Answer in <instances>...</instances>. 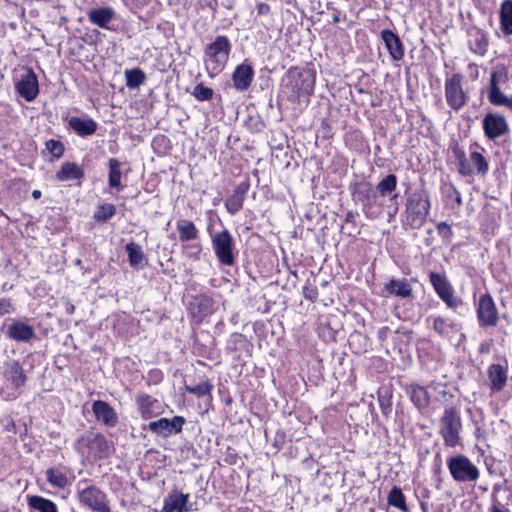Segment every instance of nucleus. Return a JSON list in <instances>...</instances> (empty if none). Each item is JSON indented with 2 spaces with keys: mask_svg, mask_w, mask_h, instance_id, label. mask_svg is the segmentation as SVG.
Wrapping results in <instances>:
<instances>
[{
  "mask_svg": "<svg viewBox=\"0 0 512 512\" xmlns=\"http://www.w3.org/2000/svg\"><path fill=\"white\" fill-rule=\"evenodd\" d=\"M316 82L311 69L291 67L281 80V93L291 102H308Z\"/></svg>",
  "mask_w": 512,
  "mask_h": 512,
  "instance_id": "f257e3e1",
  "label": "nucleus"
},
{
  "mask_svg": "<svg viewBox=\"0 0 512 512\" xmlns=\"http://www.w3.org/2000/svg\"><path fill=\"white\" fill-rule=\"evenodd\" d=\"M431 199L425 188L416 189L407 195L402 224L406 228L420 229L430 214Z\"/></svg>",
  "mask_w": 512,
  "mask_h": 512,
  "instance_id": "f03ea898",
  "label": "nucleus"
},
{
  "mask_svg": "<svg viewBox=\"0 0 512 512\" xmlns=\"http://www.w3.org/2000/svg\"><path fill=\"white\" fill-rule=\"evenodd\" d=\"M462 430V422L459 412L447 407L439 421V434L443 438L444 444L448 447H456L460 444V432Z\"/></svg>",
  "mask_w": 512,
  "mask_h": 512,
  "instance_id": "7ed1b4c3",
  "label": "nucleus"
},
{
  "mask_svg": "<svg viewBox=\"0 0 512 512\" xmlns=\"http://www.w3.org/2000/svg\"><path fill=\"white\" fill-rule=\"evenodd\" d=\"M231 45L225 36H218L205 49V65L212 73H219L226 65Z\"/></svg>",
  "mask_w": 512,
  "mask_h": 512,
  "instance_id": "20e7f679",
  "label": "nucleus"
},
{
  "mask_svg": "<svg viewBox=\"0 0 512 512\" xmlns=\"http://www.w3.org/2000/svg\"><path fill=\"white\" fill-rule=\"evenodd\" d=\"M508 80V69L505 65H497L491 72L488 89V100L494 106H504L512 110V95L504 94L500 83Z\"/></svg>",
  "mask_w": 512,
  "mask_h": 512,
  "instance_id": "39448f33",
  "label": "nucleus"
},
{
  "mask_svg": "<svg viewBox=\"0 0 512 512\" xmlns=\"http://www.w3.org/2000/svg\"><path fill=\"white\" fill-rule=\"evenodd\" d=\"M454 155L458 163L459 172L462 175L468 176L474 172L482 175L487 174L489 170L488 161L483 152L478 149L470 151L469 159L466 158L465 152L459 148L454 149Z\"/></svg>",
  "mask_w": 512,
  "mask_h": 512,
  "instance_id": "423d86ee",
  "label": "nucleus"
},
{
  "mask_svg": "<svg viewBox=\"0 0 512 512\" xmlns=\"http://www.w3.org/2000/svg\"><path fill=\"white\" fill-rule=\"evenodd\" d=\"M211 243L220 264L232 266L235 263L234 238L226 228L213 234Z\"/></svg>",
  "mask_w": 512,
  "mask_h": 512,
  "instance_id": "0eeeda50",
  "label": "nucleus"
},
{
  "mask_svg": "<svg viewBox=\"0 0 512 512\" xmlns=\"http://www.w3.org/2000/svg\"><path fill=\"white\" fill-rule=\"evenodd\" d=\"M447 466L457 482H474L479 478V469L464 455L450 458Z\"/></svg>",
  "mask_w": 512,
  "mask_h": 512,
  "instance_id": "6e6552de",
  "label": "nucleus"
},
{
  "mask_svg": "<svg viewBox=\"0 0 512 512\" xmlns=\"http://www.w3.org/2000/svg\"><path fill=\"white\" fill-rule=\"evenodd\" d=\"M17 93L26 101H33L39 94V84L36 74L31 68L22 67L15 82Z\"/></svg>",
  "mask_w": 512,
  "mask_h": 512,
  "instance_id": "1a4fd4ad",
  "label": "nucleus"
},
{
  "mask_svg": "<svg viewBox=\"0 0 512 512\" xmlns=\"http://www.w3.org/2000/svg\"><path fill=\"white\" fill-rule=\"evenodd\" d=\"M462 76L453 74L445 80V98L448 105L458 111L463 108L468 100L467 94L462 87Z\"/></svg>",
  "mask_w": 512,
  "mask_h": 512,
  "instance_id": "9d476101",
  "label": "nucleus"
},
{
  "mask_svg": "<svg viewBox=\"0 0 512 512\" xmlns=\"http://www.w3.org/2000/svg\"><path fill=\"white\" fill-rule=\"evenodd\" d=\"M484 135L494 141L506 136L510 132L506 118L499 113H487L482 120Z\"/></svg>",
  "mask_w": 512,
  "mask_h": 512,
  "instance_id": "9b49d317",
  "label": "nucleus"
},
{
  "mask_svg": "<svg viewBox=\"0 0 512 512\" xmlns=\"http://www.w3.org/2000/svg\"><path fill=\"white\" fill-rule=\"evenodd\" d=\"M478 322L481 327H493L498 322V313L495 302L490 294L479 297L477 304Z\"/></svg>",
  "mask_w": 512,
  "mask_h": 512,
  "instance_id": "f8f14e48",
  "label": "nucleus"
},
{
  "mask_svg": "<svg viewBox=\"0 0 512 512\" xmlns=\"http://www.w3.org/2000/svg\"><path fill=\"white\" fill-rule=\"evenodd\" d=\"M79 501L94 512H110L106 495L95 486L83 489L79 493Z\"/></svg>",
  "mask_w": 512,
  "mask_h": 512,
  "instance_id": "ddd939ff",
  "label": "nucleus"
},
{
  "mask_svg": "<svg viewBox=\"0 0 512 512\" xmlns=\"http://www.w3.org/2000/svg\"><path fill=\"white\" fill-rule=\"evenodd\" d=\"M184 424V417L174 416L171 419L160 418L159 420L151 421L148 424V429L154 434L166 438L173 434L180 433Z\"/></svg>",
  "mask_w": 512,
  "mask_h": 512,
  "instance_id": "4468645a",
  "label": "nucleus"
},
{
  "mask_svg": "<svg viewBox=\"0 0 512 512\" xmlns=\"http://www.w3.org/2000/svg\"><path fill=\"white\" fill-rule=\"evenodd\" d=\"M430 281L439 297L447 304V306H457V300L454 297L452 287L447 282L445 277L438 273H431Z\"/></svg>",
  "mask_w": 512,
  "mask_h": 512,
  "instance_id": "2eb2a0df",
  "label": "nucleus"
},
{
  "mask_svg": "<svg viewBox=\"0 0 512 512\" xmlns=\"http://www.w3.org/2000/svg\"><path fill=\"white\" fill-rule=\"evenodd\" d=\"M88 20L93 25L98 26L102 29H110V22L115 20L116 18V12L115 10L110 6H101L97 8L91 9L88 14Z\"/></svg>",
  "mask_w": 512,
  "mask_h": 512,
  "instance_id": "dca6fc26",
  "label": "nucleus"
},
{
  "mask_svg": "<svg viewBox=\"0 0 512 512\" xmlns=\"http://www.w3.org/2000/svg\"><path fill=\"white\" fill-rule=\"evenodd\" d=\"M189 494L173 489L163 501L162 512H187Z\"/></svg>",
  "mask_w": 512,
  "mask_h": 512,
  "instance_id": "f3484780",
  "label": "nucleus"
},
{
  "mask_svg": "<svg viewBox=\"0 0 512 512\" xmlns=\"http://www.w3.org/2000/svg\"><path fill=\"white\" fill-rule=\"evenodd\" d=\"M93 413L96 419L103 424L113 427L118 422V416L115 412L114 408L110 406L107 402L97 400L93 402L92 405Z\"/></svg>",
  "mask_w": 512,
  "mask_h": 512,
  "instance_id": "a211bd4d",
  "label": "nucleus"
},
{
  "mask_svg": "<svg viewBox=\"0 0 512 512\" xmlns=\"http://www.w3.org/2000/svg\"><path fill=\"white\" fill-rule=\"evenodd\" d=\"M253 77L254 71L249 64L242 63L238 65L232 74L235 89L238 91L247 90L252 83Z\"/></svg>",
  "mask_w": 512,
  "mask_h": 512,
  "instance_id": "6ab92c4d",
  "label": "nucleus"
},
{
  "mask_svg": "<svg viewBox=\"0 0 512 512\" xmlns=\"http://www.w3.org/2000/svg\"><path fill=\"white\" fill-rule=\"evenodd\" d=\"M138 411L143 419H150L160 413L158 400L147 394H138L135 398Z\"/></svg>",
  "mask_w": 512,
  "mask_h": 512,
  "instance_id": "aec40b11",
  "label": "nucleus"
},
{
  "mask_svg": "<svg viewBox=\"0 0 512 512\" xmlns=\"http://www.w3.org/2000/svg\"><path fill=\"white\" fill-rule=\"evenodd\" d=\"M397 187V178L394 174L385 176L374 188L377 195L381 196L386 200L389 198L390 201H395L398 194L395 193Z\"/></svg>",
  "mask_w": 512,
  "mask_h": 512,
  "instance_id": "412c9836",
  "label": "nucleus"
},
{
  "mask_svg": "<svg viewBox=\"0 0 512 512\" xmlns=\"http://www.w3.org/2000/svg\"><path fill=\"white\" fill-rule=\"evenodd\" d=\"M488 378L491 390L499 392L506 385L507 370L500 364H492L488 368Z\"/></svg>",
  "mask_w": 512,
  "mask_h": 512,
  "instance_id": "4be33fe9",
  "label": "nucleus"
},
{
  "mask_svg": "<svg viewBox=\"0 0 512 512\" xmlns=\"http://www.w3.org/2000/svg\"><path fill=\"white\" fill-rule=\"evenodd\" d=\"M84 177V170L74 162H65L56 173V179L61 182L79 180Z\"/></svg>",
  "mask_w": 512,
  "mask_h": 512,
  "instance_id": "5701e85b",
  "label": "nucleus"
},
{
  "mask_svg": "<svg viewBox=\"0 0 512 512\" xmlns=\"http://www.w3.org/2000/svg\"><path fill=\"white\" fill-rule=\"evenodd\" d=\"M46 478L49 484L58 489H64L69 486L72 480L66 471L60 467H50L46 470Z\"/></svg>",
  "mask_w": 512,
  "mask_h": 512,
  "instance_id": "b1692460",
  "label": "nucleus"
},
{
  "mask_svg": "<svg viewBox=\"0 0 512 512\" xmlns=\"http://www.w3.org/2000/svg\"><path fill=\"white\" fill-rule=\"evenodd\" d=\"M385 202L386 200L384 198L374 193L370 200L365 203L364 207L362 208L366 218L370 220L379 218L384 212Z\"/></svg>",
  "mask_w": 512,
  "mask_h": 512,
  "instance_id": "393cba45",
  "label": "nucleus"
},
{
  "mask_svg": "<svg viewBox=\"0 0 512 512\" xmlns=\"http://www.w3.org/2000/svg\"><path fill=\"white\" fill-rule=\"evenodd\" d=\"M69 126L79 136H90L97 130V123L93 119H83L79 117H72L69 120Z\"/></svg>",
  "mask_w": 512,
  "mask_h": 512,
  "instance_id": "a878e982",
  "label": "nucleus"
},
{
  "mask_svg": "<svg viewBox=\"0 0 512 512\" xmlns=\"http://www.w3.org/2000/svg\"><path fill=\"white\" fill-rule=\"evenodd\" d=\"M381 37L390 56L396 61L401 60L404 56V48L398 34H381Z\"/></svg>",
  "mask_w": 512,
  "mask_h": 512,
  "instance_id": "bb28decb",
  "label": "nucleus"
},
{
  "mask_svg": "<svg viewBox=\"0 0 512 512\" xmlns=\"http://www.w3.org/2000/svg\"><path fill=\"white\" fill-rule=\"evenodd\" d=\"M408 393L413 404L418 409L426 408L430 403V396L426 388L418 384L409 386Z\"/></svg>",
  "mask_w": 512,
  "mask_h": 512,
  "instance_id": "cd10ccee",
  "label": "nucleus"
},
{
  "mask_svg": "<svg viewBox=\"0 0 512 512\" xmlns=\"http://www.w3.org/2000/svg\"><path fill=\"white\" fill-rule=\"evenodd\" d=\"M8 335L16 341H28L33 337L34 330L28 324L16 322L9 326Z\"/></svg>",
  "mask_w": 512,
  "mask_h": 512,
  "instance_id": "c85d7f7f",
  "label": "nucleus"
},
{
  "mask_svg": "<svg viewBox=\"0 0 512 512\" xmlns=\"http://www.w3.org/2000/svg\"><path fill=\"white\" fill-rule=\"evenodd\" d=\"M511 493L501 486H495L492 493V506L491 512H508L505 500H509Z\"/></svg>",
  "mask_w": 512,
  "mask_h": 512,
  "instance_id": "c756f323",
  "label": "nucleus"
},
{
  "mask_svg": "<svg viewBox=\"0 0 512 512\" xmlns=\"http://www.w3.org/2000/svg\"><path fill=\"white\" fill-rule=\"evenodd\" d=\"M385 290L391 295L402 298L408 297L412 293V287L406 279H391L385 284Z\"/></svg>",
  "mask_w": 512,
  "mask_h": 512,
  "instance_id": "7c9ffc66",
  "label": "nucleus"
},
{
  "mask_svg": "<svg viewBox=\"0 0 512 512\" xmlns=\"http://www.w3.org/2000/svg\"><path fill=\"white\" fill-rule=\"evenodd\" d=\"M245 191L246 190L242 189L241 186H238L233 191L232 195L226 199L225 207L231 215L238 213L242 209L245 198Z\"/></svg>",
  "mask_w": 512,
  "mask_h": 512,
  "instance_id": "2f4dec72",
  "label": "nucleus"
},
{
  "mask_svg": "<svg viewBox=\"0 0 512 512\" xmlns=\"http://www.w3.org/2000/svg\"><path fill=\"white\" fill-rule=\"evenodd\" d=\"M179 240L182 242L194 240L198 237V229L190 220L179 221L176 225Z\"/></svg>",
  "mask_w": 512,
  "mask_h": 512,
  "instance_id": "473e14b6",
  "label": "nucleus"
},
{
  "mask_svg": "<svg viewBox=\"0 0 512 512\" xmlns=\"http://www.w3.org/2000/svg\"><path fill=\"white\" fill-rule=\"evenodd\" d=\"M126 251L128 254L129 264L132 267H139L144 265L145 256L140 245L130 242L126 244Z\"/></svg>",
  "mask_w": 512,
  "mask_h": 512,
  "instance_id": "72a5a7b5",
  "label": "nucleus"
},
{
  "mask_svg": "<svg viewBox=\"0 0 512 512\" xmlns=\"http://www.w3.org/2000/svg\"><path fill=\"white\" fill-rule=\"evenodd\" d=\"M502 32H512V0H504L500 6Z\"/></svg>",
  "mask_w": 512,
  "mask_h": 512,
  "instance_id": "f704fd0d",
  "label": "nucleus"
},
{
  "mask_svg": "<svg viewBox=\"0 0 512 512\" xmlns=\"http://www.w3.org/2000/svg\"><path fill=\"white\" fill-rule=\"evenodd\" d=\"M388 504L399 509L402 512H409V508L406 504L405 495L402 493L401 489L397 486H394L387 497Z\"/></svg>",
  "mask_w": 512,
  "mask_h": 512,
  "instance_id": "c9c22d12",
  "label": "nucleus"
},
{
  "mask_svg": "<svg viewBox=\"0 0 512 512\" xmlns=\"http://www.w3.org/2000/svg\"><path fill=\"white\" fill-rule=\"evenodd\" d=\"M109 165V186L121 190V166L117 159L111 158L108 162Z\"/></svg>",
  "mask_w": 512,
  "mask_h": 512,
  "instance_id": "e433bc0d",
  "label": "nucleus"
},
{
  "mask_svg": "<svg viewBox=\"0 0 512 512\" xmlns=\"http://www.w3.org/2000/svg\"><path fill=\"white\" fill-rule=\"evenodd\" d=\"M7 378L15 387H21L26 381L24 371L18 362L10 364L6 372Z\"/></svg>",
  "mask_w": 512,
  "mask_h": 512,
  "instance_id": "4c0bfd02",
  "label": "nucleus"
},
{
  "mask_svg": "<svg viewBox=\"0 0 512 512\" xmlns=\"http://www.w3.org/2000/svg\"><path fill=\"white\" fill-rule=\"evenodd\" d=\"M433 329L442 336L458 331V325L443 317L433 318Z\"/></svg>",
  "mask_w": 512,
  "mask_h": 512,
  "instance_id": "58836bf2",
  "label": "nucleus"
},
{
  "mask_svg": "<svg viewBox=\"0 0 512 512\" xmlns=\"http://www.w3.org/2000/svg\"><path fill=\"white\" fill-rule=\"evenodd\" d=\"M28 503L30 507L39 512H57L55 503L41 496H31Z\"/></svg>",
  "mask_w": 512,
  "mask_h": 512,
  "instance_id": "ea45409f",
  "label": "nucleus"
},
{
  "mask_svg": "<svg viewBox=\"0 0 512 512\" xmlns=\"http://www.w3.org/2000/svg\"><path fill=\"white\" fill-rule=\"evenodd\" d=\"M48 153L50 155L49 161L53 162L61 158L64 154V145L61 141L50 139L45 143V150L43 154Z\"/></svg>",
  "mask_w": 512,
  "mask_h": 512,
  "instance_id": "a19ab883",
  "label": "nucleus"
},
{
  "mask_svg": "<svg viewBox=\"0 0 512 512\" xmlns=\"http://www.w3.org/2000/svg\"><path fill=\"white\" fill-rule=\"evenodd\" d=\"M375 193L374 187L369 183H360L357 185L354 191L355 198L361 203L362 208L367 203L372 195Z\"/></svg>",
  "mask_w": 512,
  "mask_h": 512,
  "instance_id": "79ce46f5",
  "label": "nucleus"
},
{
  "mask_svg": "<svg viewBox=\"0 0 512 512\" xmlns=\"http://www.w3.org/2000/svg\"><path fill=\"white\" fill-rule=\"evenodd\" d=\"M126 85L130 89L139 87L145 80L144 72L139 68L125 71Z\"/></svg>",
  "mask_w": 512,
  "mask_h": 512,
  "instance_id": "37998d69",
  "label": "nucleus"
},
{
  "mask_svg": "<svg viewBox=\"0 0 512 512\" xmlns=\"http://www.w3.org/2000/svg\"><path fill=\"white\" fill-rule=\"evenodd\" d=\"M446 204L451 209H458L462 204L461 193L453 186L448 185L445 188Z\"/></svg>",
  "mask_w": 512,
  "mask_h": 512,
  "instance_id": "c03bdc74",
  "label": "nucleus"
},
{
  "mask_svg": "<svg viewBox=\"0 0 512 512\" xmlns=\"http://www.w3.org/2000/svg\"><path fill=\"white\" fill-rule=\"evenodd\" d=\"M470 49L479 55H484L487 51L488 40L484 34H475V38L469 41Z\"/></svg>",
  "mask_w": 512,
  "mask_h": 512,
  "instance_id": "a18cd8bd",
  "label": "nucleus"
},
{
  "mask_svg": "<svg viewBox=\"0 0 512 512\" xmlns=\"http://www.w3.org/2000/svg\"><path fill=\"white\" fill-rule=\"evenodd\" d=\"M116 213V208L113 204L105 203L97 208L94 218L97 221H107L112 218Z\"/></svg>",
  "mask_w": 512,
  "mask_h": 512,
  "instance_id": "49530a36",
  "label": "nucleus"
},
{
  "mask_svg": "<svg viewBox=\"0 0 512 512\" xmlns=\"http://www.w3.org/2000/svg\"><path fill=\"white\" fill-rule=\"evenodd\" d=\"M212 387L213 386L208 381H204L195 386H186V391L196 395L197 397H203L210 395Z\"/></svg>",
  "mask_w": 512,
  "mask_h": 512,
  "instance_id": "de8ad7c7",
  "label": "nucleus"
},
{
  "mask_svg": "<svg viewBox=\"0 0 512 512\" xmlns=\"http://www.w3.org/2000/svg\"><path fill=\"white\" fill-rule=\"evenodd\" d=\"M213 93V89L199 83L194 87L193 96L199 101H207L213 97Z\"/></svg>",
  "mask_w": 512,
  "mask_h": 512,
  "instance_id": "09e8293b",
  "label": "nucleus"
},
{
  "mask_svg": "<svg viewBox=\"0 0 512 512\" xmlns=\"http://www.w3.org/2000/svg\"><path fill=\"white\" fill-rule=\"evenodd\" d=\"M436 229H437L438 234L441 237L446 238V239L451 238V236L453 234L450 225L447 224L446 222H439L436 226Z\"/></svg>",
  "mask_w": 512,
  "mask_h": 512,
  "instance_id": "8fccbe9b",
  "label": "nucleus"
},
{
  "mask_svg": "<svg viewBox=\"0 0 512 512\" xmlns=\"http://www.w3.org/2000/svg\"><path fill=\"white\" fill-rule=\"evenodd\" d=\"M255 9L257 16H268L271 12L270 5L264 2L257 3Z\"/></svg>",
  "mask_w": 512,
  "mask_h": 512,
  "instance_id": "3c124183",
  "label": "nucleus"
},
{
  "mask_svg": "<svg viewBox=\"0 0 512 512\" xmlns=\"http://www.w3.org/2000/svg\"><path fill=\"white\" fill-rule=\"evenodd\" d=\"M13 310L10 300L1 298L0 299V316L9 314Z\"/></svg>",
  "mask_w": 512,
  "mask_h": 512,
  "instance_id": "603ef678",
  "label": "nucleus"
},
{
  "mask_svg": "<svg viewBox=\"0 0 512 512\" xmlns=\"http://www.w3.org/2000/svg\"><path fill=\"white\" fill-rule=\"evenodd\" d=\"M346 20V14L340 10L334 9L332 12V22L337 24Z\"/></svg>",
  "mask_w": 512,
  "mask_h": 512,
  "instance_id": "864d4df0",
  "label": "nucleus"
},
{
  "mask_svg": "<svg viewBox=\"0 0 512 512\" xmlns=\"http://www.w3.org/2000/svg\"><path fill=\"white\" fill-rule=\"evenodd\" d=\"M398 212V207L397 205H395L392 209H390L388 211V222H391L392 220H394L396 214Z\"/></svg>",
  "mask_w": 512,
  "mask_h": 512,
  "instance_id": "5fc2aeb1",
  "label": "nucleus"
},
{
  "mask_svg": "<svg viewBox=\"0 0 512 512\" xmlns=\"http://www.w3.org/2000/svg\"><path fill=\"white\" fill-rule=\"evenodd\" d=\"M354 218H355V213L352 212V211H348L346 213V216H345V221L346 222H353L354 221Z\"/></svg>",
  "mask_w": 512,
  "mask_h": 512,
  "instance_id": "6e6d98bb",
  "label": "nucleus"
},
{
  "mask_svg": "<svg viewBox=\"0 0 512 512\" xmlns=\"http://www.w3.org/2000/svg\"><path fill=\"white\" fill-rule=\"evenodd\" d=\"M201 304L206 308H211V299L203 298L201 299Z\"/></svg>",
  "mask_w": 512,
  "mask_h": 512,
  "instance_id": "4d7b16f0",
  "label": "nucleus"
},
{
  "mask_svg": "<svg viewBox=\"0 0 512 512\" xmlns=\"http://www.w3.org/2000/svg\"><path fill=\"white\" fill-rule=\"evenodd\" d=\"M96 441H97L99 444L104 445V446H106V447H107V441L105 440V438H104V437H102V436H98V437H96Z\"/></svg>",
  "mask_w": 512,
  "mask_h": 512,
  "instance_id": "13d9d810",
  "label": "nucleus"
},
{
  "mask_svg": "<svg viewBox=\"0 0 512 512\" xmlns=\"http://www.w3.org/2000/svg\"><path fill=\"white\" fill-rule=\"evenodd\" d=\"M32 197L34 199H39L41 197V191L40 190H33L32 191Z\"/></svg>",
  "mask_w": 512,
  "mask_h": 512,
  "instance_id": "bf43d9fd",
  "label": "nucleus"
},
{
  "mask_svg": "<svg viewBox=\"0 0 512 512\" xmlns=\"http://www.w3.org/2000/svg\"><path fill=\"white\" fill-rule=\"evenodd\" d=\"M420 506L423 512H429L428 504L426 502H421Z\"/></svg>",
  "mask_w": 512,
  "mask_h": 512,
  "instance_id": "052dcab7",
  "label": "nucleus"
},
{
  "mask_svg": "<svg viewBox=\"0 0 512 512\" xmlns=\"http://www.w3.org/2000/svg\"><path fill=\"white\" fill-rule=\"evenodd\" d=\"M381 32L386 33V32H391V30H389V29H383Z\"/></svg>",
  "mask_w": 512,
  "mask_h": 512,
  "instance_id": "680f3d73",
  "label": "nucleus"
},
{
  "mask_svg": "<svg viewBox=\"0 0 512 512\" xmlns=\"http://www.w3.org/2000/svg\"><path fill=\"white\" fill-rule=\"evenodd\" d=\"M73 310H74V307H73V306H71V308H69L70 313H72V312H73Z\"/></svg>",
  "mask_w": 512,
  "mask_h": 512,
  "instance_id": "e2e57ef3",
  "label": "nucleus"
}]
</instances>
